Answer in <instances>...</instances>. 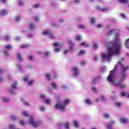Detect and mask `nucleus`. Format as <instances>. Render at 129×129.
<instances>
[{
	"label": "nucleus",
	"mask_w": 129,
	"mask_h": 129,
	"mask_svg": "<svg viewBox=\"0 0 129 129\" xmlns=\"http://www.w3.org/2000/svg\"><path fill=\"white\" fill-rule=\"evenodd\" d=\"M120 121L122 123H128L129 120L128 119L125 118V117H121L120 118Z\"/></svg>",
	"instance_id": "obj_10"
},
{
	"label": "nucleus",
	"mask_w": 129,
	"mask_h": 129,
	"mask_svg": "<svg viewBox=\"0 0 129 129\" xmlns=\"http://www.w3.org/2000/svg\"><path fill=\"white\" fill-rule=\"evenodd\" d=\"M121 96H126V97H127V98H129V93L128 94H126V92H122L121 93Z\"/></svg>",
	"instance_id": "obj_19"
},
{
	"label": "nucleus",
	"mask_w": 129,
	"mask_h": 129,
	"mask_svg": "<svg viewBox=\"0 0 129 129\" xmlns=\"http://www.w3.org/2000/svg\"><path fill=\"white\" fill-rule=\"evenodd\" d=\"M45 76L47 80H50L51 79V74L46 73L45 74Z\"/></svg>",
	"instance_id": "obj_21"
},
{
	"label": "nucleus",
	"mask_w": 129,
	"mask_h": 129,
	"mask_svg": "<svg viewBox=\"0 0 129 129\" xmlns=\"http://www.w3.org/2000/svg\"><path fill=\"white\" fill-rule=\"evenodd\" d=\"M61 88H62V89H66V86H62L61 87Z\"/></svg>",
	"instance_id": "obj_64"
},
{
	"label": "nucleus",
	"mask_w": 129,
	"mask_h": 129,
	"mask_svg": "<svg viewBox=\"0 0 129 129\" xmlns=\"http://www.w3.org/2000/svg\"><path fill=\"white\" fill-rule=\"evenodd\" d=\"M59 23H63L64 22V20L63 19H60L59 20Z\"/></svg>",
	"instance_id": "obj_62"
},
{
	"label": "nucleus",
	"mask_w": 129,
	"mask_h": 129,
	"mask_svg": "<svg viewBox=\"0 0 129 129\" xmlns=\"http://www.w3.org/2000/svg\"><path fill=\"white\" fill-rule=\"evenodd\" d=\"M124 59L123 58L118 62L114 69L110 71L107 78V81L112 83L114 86H119L121 89H124L126 87V85L122 84V82L126 77V70L128 69V66H125L122 62Z\"/></svg>",
	"instance_id": "obj_1"
},
{
	"label": "nucleus",
	"mask_w": 129,
	"mask_h": 129,
	"mask_svg": "<svg viewBox=\"0 0 129 129\" xmlns=\"http://www.w3.org/2000/svg\"><path fill=\"white\" fill-rule=\"evenodd\" d=\"M103 117H105V118H109L110 116L108 113H104Z\"/></svg>",
	"instance_id": "obj_33"
},
{
	"label": "nucleus",
	"mask_w": 129,
	"mask_h": 129,
	"mask_svg": "<svg viewBox=\"0 0 129 129\" xmlns=\"http://www.w3.org/2000/svg\"><path fill=\"white\" fill-rule=\"evenodd\" d=\"M29 28L30 30H34V29L35 28V25H34V24L33 23H30L29 24Z\"/></svg>",
	"instance_id": "obj_25"
},
{
	"label": "nucleus",
	"mask_w": 129,
	"mask_h": 129,
	"mask_svg": "<svg viewBox=\"0 0 129 129\" xmlns=\"http://www.w3.org/2000/svg\"><path fill=\"white\" fill-rule=\"evenodd\" d=\"M4 53L5 56H9V54L8 53V51L7 50L4 51Z\"/></svg>",
	"instance_id": "obj_49"
},
{
	"label": "nucleus",
	"mask_w": 129,
	"mask_h": 129,
	"mask_svg": "<svg viewBox=\"0 0 129 129\" xmlns=\"http://www.w3.org/2000/svg\"><path fill=\"white\" fill-rule=\"evenodd\" d=\"M126 47L129 48V38L125 41Z\"/></svg>",
	"instance_id": "obj_32"
},
{
	"label": "nucleus",
	"mask_w": 129,
	"mask_h": 129,
	"mask_svg": "<svg viewBox=\"0 0 129 129\" xmlns=\"http://www.w3.org/2000/svg\"><path fill=\"white\" fill-rule=\"evenodd\" d=\"M81 46H85L86 48H88L89 47V44H86L85 42L82 43Z\"/></svg>",
	"instance_id": "obj_34"
},
{
	"label": "nucleus",
	"mask_w": 129,
	"mask_h": 129,
	"mask_svg": "<svg viewBox=\"0 0 129 129\" xmlns=\"http://www.w3.org/2000/svg\"><path fill=\"white\" fill-rule=\"evenodd\" d=\"M10 36L6 35L5 36H4V40L8 41V40H10Z\"/></svg>",
	"instance_id": "obj_39"
},
{
	"label": "nucleus",
	"mask_w": 129,
	"mask_h": 129,
	"mask_svg": "<svg viewBox=\"0 0 129 129\" xmlns=\"http://www.w3.org/2000/svg\"><path fill=\"white\" fill-rule=\"evenodd\" d=\"M19 122L21 124V125H25L26 124V122L24 120H21V122L19 121Z\"/></svg>",
	"instance_id": "obj_42"
},
{
	"label": "nucleus",
	"mask_w": 129,
	"mask_h": 129,
	"mask_svg": "<svg viewBox=\"0 0 129 129\" xmlns=\"http://www.w3.org/2000/svg\"><path fill=\"white\" fill-rule=\"evenodd\" d=\"M28 47H29V45H24V44H22L20 46V47L21 48H28Z\"/></svg>",
	"instance_id": "obj_41"
},
{
	"label": "nucleus",
	"mask_w": 129,
	"mask_h": 129,
	"mask_svg": "<svg viewBox=\"0 0 129 129\" xmlns=\"http://www.w3.org/2000/svg\"><path fill=\"white\" fill-rule=\"evenodd\" d=\"M79 29H84L85 27L84 25H80L78 26Z\"/></svg>",
	"instance_id": "obj_46"
},
{
	"label": "nucleus",
	"mask_w": 129,
	"mask_h": 129,
	"mask_svg": "<svg viewBox=\"0 0 129 129\" xmlns=\"http://www.w3.org/2000/svg\"><path fill=\"white\" fill-rule=\"evenodd\" d=\"M49 55H50V52L49 51H46L45 53V56H49Z\"/></svg>",
	"instance_id": "obj_51"
},
{
	"label": "nucleus",
	"mask_w": 129,
	"mask_h": 129,
	"mask_svg": "<svg viewBox=\"0 0 129 129\" xmlns=\"http://www.w3.org/2000/svg\"><path fill=\"white\" fill-rule=\"evenodd\" d=\"M53 46L54 47H58L55 49V52H56V53H58L60 52V50H61L60 48H62V44L56 42V43H53Z\"/></svg>",
	"instance_id": "obj_9"
},
{
	"label": "nucleus",
	"mask_w": 129,
	"mask_h": 129,
	"mask_svg": "<svg viewBox=\"0 0 129 129\" xmlns=\"http://www.w3.org/2000/svg\"><path fill=\"white\" fill-rule=\"evenodd\" d=\"M51 86L52 88H54V89H57V85H56L54 83H52Z\"/></svg>",
	"instance_id": "obj_35"
},
{
	"label": "nucleus",
	"mask_w": 129,
	"mask_h": 129,
	"mask_svg": "<svg viewBox=\"0 0 129 129\" xmlns=\"http://www.w3.org/2000/svg\"><path fill=\"white\" fill-rule=\"evenodd\" d=\"M114 123L113 121L110 122L107 126V129H112V125Z\"/></svg>",
	"instance_id": "obj_15"
},
{
	"label": "nucleus",
	"mask_w": 129,
	"mask_h": 129,
	"mask_svg": "<svg viewBox=\"0 0 129 129\" xmlns=\"http://www.w3.org/2000/svg\"><path fill=\"white\" fill-rule=\"evenodd\" d=\"M100 98L102 101H104L105 100V98H104V96L101 95L100 97Z\"/></svg>",
	"instance_id": "obj_43"
},
{
	"label": "nucleus",
	"mask_w": 129,
	"mask_h": 129,
	"mask_svg": "<svg viewBox=\"0 0 129 129\" xmlns=\"http://www.w3.org/2000/svg\"><path fill=\"white\" fill-rule=\"evenodd\" d=\"M21 114L23 116H25V117H28V116H29V113L26 111H22Z\"/></svg>",
	"instance_id": "obj_17"
},
{
	"label": "nucleus",
	"mask_w": 129,
	"mask_h": 129,
	"mask_svg": "<svg viewBox=\"0 0 129 129\" xmlns=\"http://www.w3.org/2000/svg\"><path fill=\"white\" fill-rule=\"evenodd\" d=\"M70 99H66L63 103H58L55 106V108H57L60 111H65L66 110V105L70 103Z\"/></svg>",
	"instance_id": "obj_3"
},
{
	"label": "nucleus",
	"mask_w": 129,
	"mask_h": 129,
	"mask_svg": "<svg viewBox=\"0 0 129 129\" xmlns=\"http://www.w3.org/2000/svg\"><path fill=\"white\" fill-rule=\"evenodd\" d=\"M11 119L12 120H16V119H17V117H16V116H11Z\"/></svg>",
	"instance_id": "obj_48"
},
{
	"label": "nucleus",
	"mask_w": 129,
	"mask_h": 129,
	"mask_svg": "<svg viewBox=\"0 0 129 129\" xmlns=\"http://www.w3.org/2000/svg\"><path fill=\"white\" fill-rule=\"evenodd\" d=\"M51 99H46L45 100L44 102L46 104H49L51 102Z\"/></svg>",
	"instance_id": "obj_28"
},
{
	"label": "nucleus",
	"mask_w": 129,
	"mask_h": 129,
	"mask_svg": "<svg viewBox=\"0 0 129 129\" xmlns=\"http://www.w3.org/2000/svg\"><path fill=\"white\" fill-rule=\"evenodd\" d=\"M76 39L77 41H80L82 39V37L80 35H77L76 37Z\"/></svg>",
	"instance_id": "obj_29"
},
{
	"label": "nucleus",
	"mask_w": 129,
	"mask_h": 129,
	"mask_svg": "<svg viewBox=\"0 0 129 129\" xmlns=\"http://www.w3.org/2000/svg\"><path fill=\"white\" fill-rule=\"evenodd\" d=\"M35 21L38 22V21H39V17H35Z\"/></svg>",
	"instance_id": "obj_60"
},
{
	"label": "nucleus",
	"mask_w": 129,
	"mask_h": 129,
	"mask_svg": "<svg viewBox=\"0 0 129 129\" xmlns=\"http://www.w3.org/2000/svg\"><path fill=\"white\" fill-rule=\"evenodd\" d=\"M28 58H29V60H32V59H33V56H29L28 57Z\"/></svg>",
	"instance_id": "obj_63"
},
{
	"label": "nucleus",
	"mask_w": 129,
	"mask_h": 129,
	"mask_svg": "<svg viewBox=\"0 0 129 129\" xmlns=\"http://www.w3.org/2000/svg\"><path fill=\"white\" fill-rule=\"evenodd\" d=\"M20 39H21V38L20 37H16V38H15L16 41H19V40H20Z\"/></svg>",
	"instance_id": "obj_59"
},
{
	"label": "nucleus",
	"mask_w": 129,
	"mask_h": 129,
	"mask_svg": "<svg viewBox=\"0 0 129 129\" xmlns=\"http://www.w3.org/2000/svg\"><path fill=\"white\" fill-rule=\"evenodd\" d=\"M16 68L17 69H18V70H21V66L18 64L17 66H16Z\"/></svg>",
	"instance_id": "obj_52"
},
{
	"label": "nucleus",
	"mask_w": 129,
	"mask_h": 129,
	"mask_svg": "<svg viewBox=\"0 0 129 129\" xmlns=\"http://www.w3.org/2000/svg\"><path fill=\"white\" fill-rule=\"evenodd\" d=\"M24 104L25 105H26V106H30V104H29L28 102H24Z\"/></svg>",
	"instance_id": "obj_54"
},
{
	"label": "nucleus",
	"mask_w": 129,
	"mask_h": 129,
	"mask_svg": "<svg viewBox=\"0 0 129 129\" xmlns=\"http://www.w3.org/2000/svg\"><path fill=\"white\" fill-rule=\"evenodd\" d=\"M2 100L4 102H9V101H10V100L9 99H8V98H7L6 97H3L2 98Z\"/></svg>",
	"instance_id": "obj_22"
},
{
	"label": "nucleus",
	"mask_w": 129,
	"mask_h": 129,
	"mask_svg": "<svg viewBox=\"0 0 129 129\" xmlns=\"http://www.w3.org/2000/svg\"><path fill=\"white\" fill-rule=\"evenodd\" d=\"M97 28H98L99 29H101V28H102V25H98L97 26Z\"/></svg>",
	"instance_id": "obj_53"
},
{
	"label": "nucleus",
	"mask_w": 129,
	"mask_h": 129,
	"mask_svg": "<svg viewBox=\"0 0 129 129\" xmlns=\"http://www.w3.org/2000/svg\"><path fill=\"white\" fill-rule=\"evenodd\" d=\"M64 127L67 129H69L70 127V122H67L64 124Z\"/></svg>",
	"instance_id": "obj_20"
},
{
	"label": "nucleus",
	"mask_w": 129,
	"mask_h": 129,
	"mask_svg": "<svg viewBox=\"0 0 129 129\" xmlns=\"http://www.w3.org/2000/svg\"><path fill=\"white\" fill-rule=\"evenodd\" d=\"M40 123H41V122H35V121H34V118L33 116L30 117L28 120V124L31 125V126H33V127H37V126H38Z\"/></svg>",
	"instance_id": "obj_4"
},
{
	"label": "nucleus",
	"mask_w": 129,
	"mask_h": 129,
	"mask_svg": "<svg viewBox=\"0 0 129 129\" xmlns=\"http://www.w3.org/2000/svg\"><path fill=\"white\" fill-rule=\"evenodd\" d=\"M23 81H24V82H28L27 85H29V86L33 85V84L34 83V81L31 80V79H30L29 77H26L25 78H23Z\"/></svg>",
	"instance_id": "obj_6"
},
{
	"label": "nucleus",
	"mask_w": 129,
	"mask_h": 129,
	"mask_svg": "<svg viewBox=\"0 0 129 129\" xmlns=\"http://www.w3.org/2000/svg\"><path fill=\"white\" fill-rule=\"evenodd\" d=\"M119 33H116L114 38V42H111L107 45V52L103 53L102 58L103 62H110L112 59V56L118 55L120 52V47L122 46L121 41L120 40Z\"/></svg>",
	"instance_id": "obj_2"
},
{
	"label": "nucleus",
	"mask_w": 129,
	"mask_h": 129,
	"mask_svg": "<svg viewBox=\"0 0 129 129\" xmlns=\"http://www.w3.org/2000/svg\"><path fill=\"white\" fill-rule=\"evenodd\" d=\"M40 97H41V98H42V99H45V98H46V96H45V95L41 94L40 95Z\"/></svg>",
	"instance_id": "obj_40"
},
{
	"label": "nucleus",
	"mask_w": 129,
	"mask_h": 129,
	"mask_svg": "<svg viewBox=\"0 0 129 129\" xmlns=\"http://www.w3.org/2000/svg\"><path fill=\"white\" fill-rule=\"evenodd\" d=\"M68 52V50H64L63 52V54L64 55H66V54H67Z\"/></svg>",
	"instance_id": "obj_61"
},
{
	"label": "nucleus",
	"mask_w": 129,
	"mask_h": 129,
	"mask_svg": "<svg viewBox=\"0 0 129 129\" xmlns=\"http://www.w3.org/2000/svg\"><path fill=\"white\" fill-rule=\"evenodd\" d=\"M75 4H78L79 3H80V1L79 0H77L74 1Z\"/></svg>",
	"instance_id": "obj_57"
},
{
	"label": "nucleus",
	"mask_w": 129,
	"mask_h": 129,
	"mask_svg": "<svg viewBox=\"0 0 129 129\" xmlns=\"http://www.w3.org/2000/svg\"><path fill=\"white\" fill-rule=\"evenodd\" d=\"M4 80V78H3L1 75H0V82H2Z\"/></svg>",
	"instance_id": "obj_56"
},
{
	"label": "nucleus",
	"mask_w": 129,
	"mask_h": 129,
	"mask_svg": "<svg viewBox=\"0 0 129 129\" xmlns=\"http://www.w3.org/2000/svg\"><path fill=\"white\" fill-rule=\"evenodd\" d=\"M19 6H24V3L22 1H20L19 3Z\"/></svg>",
	"instance_id": "obj_50"
},
{
	"label": "nucleus",
	"mask_w": 129,
	"mask_h": 129,
	"mask_svg": "<svg viewBox=\"0 0 129 129\" xmlns=\"http://www.w3.org/2000/svg\"><path fill=\"white\" fill-rule=\"evenodd\" d=\"M14 20H15V21H16V22H19V21H20V20H21V17L16 16V17H15Z\"/></svg>",
	"instance_id": "obj_30"
},
{
	"label": "nucleus",
	"mask_w": 129,
	"mask_h": 129,
	"mask_svg": "<svg viewBox=\"0 0 129 129\" xmlns=\"http://www.w3.org/2000/svg\"><path fill=\"white\" fill-rule=\"evenodd\" d=\"M72 73L73 76L77 77L79 76V69L77 67H74L72 69Z\"/></svg>",
	"instance_id": "obj_8"
},
{
	"label": "nucleus",
	"mask_w": 129,
	"mask_h": 129,
	"mask_svg": "<svg viewBox=\"0 0 129 129\" xmlns=\"http://www.w3.org/2000/svg\"><path fill=\"white\" fill-rule=\"evenodd\" d=\"M86 62H85V61H83L81 62V65L82 66H84V65H86Z\"/></svg>",
	"instance_id": "obj_55"
},
{
	"label": "nucleus",
	"mask_w": 129,
	"mask_h": 129,
	"mask_svg": "<svg viewBox=\"0 0 129 129\" xmlns=\"http://www.w3.org/2000/svg\"><path fill=\"white\" fill-rule=\"evenodd\" d=\"M93 47L94 49H97V48H98V44L97 43H94L93 44Z\"/></svg>",
	"instance_id": "obj_36"
},
{
	"label": "nucleus",
	"mask_w": 129,
	"mask_h": 129,
	"mask_svg": "<svg viewBox=\"0 0 129 129\" xmlns=\"http://www.w3.org/2000/svg\"><path fill=\"white\" fill-rule=\"evenodd\" d=\"M40 109L41 111H45V110H46V108L44 106H42L40 107Z\"/></svg>",
	"instance_id": "obj_44"
},
{
	"label": "nucleus",
	"mask_w": 129,
	"mask_h": 129,
	"mask_svg": "<svg viewBox=\"0 0 129 129\" xmlns=\"http://www.w3.org/2000/svg\"><path fill=\"white\" fill-rule=\"evenodd\" d=\"M113 33H116V30L115 29H112L110 30L108 33L107 34L109 36H110L112 34H113Z\"/></svg>",
	"instance_id": "obj_18"
},
{
	"label": "nucleus",
	"mask_w": 129,
	"mask_h": 129,
	"mask_svg": "<svg viewBox=\"0 0 129 129\" xmlns=\"http://www.w3.org/2000/svg\"><path fill=\"white\" fill-rule=\"evenodd\" d=\"M121 19H125L126 17L125 16V15L124 14H121L120 15Z\"/></svg>",
	"instance_id": "obj_45"
},
{
	"label": "nucleus",
	"mask_w": 129,
	"mask_h": 129,
	"mask_svg": "<svg viewBox=\"0 0 129 129\" xmlns=\"http://www.w3.org/2000/svg\"><path fill=\"white\" fill-rule=\"evenodd\" d=\"M8 15V11L7 10H3L0 12V16H6Z\"/></svg>",
	"instance_id": "obj_13"
},
{
	"label": "nucleus",
	"mask_w": 129,
	"mask_h": 129,
	"mask_svg": "<svg viewBox=\"0 0 129 129\" xmlns=\"http://www.w3.org/2000/svg\"><path fill=\"white\" fill-rule=\"evenodd\" d=\"M85 103L88 104L89 105H91L92 104V101L89 98H87L85 100Z\"/></svg>",
	"instance_id": "obj_14"
},
{
	"label": "nucleus",
	"mask_w": 129,
	"mask_h": 129,
	"mask_svg": "<svg viewBox=\"0 0 129 129\" xmlns=\"http://www.w3.org/2000/svg\"><path fill=\"white\" fill-rule=\"evenodd\" d=\"M97 10H98L99 11H102V12H108V11H109V8H104V9H102L100 7L98 6L97 7Z\"/></svg>",
	"instance_id": "obj_12"
},
{
	"label": "nucleus",
	"mask_w": 129,
	"mask_h": 129,
	"mask_svg": "<svg viewBox=\"0 0 129 129\" xmlns=\"http://www.w3.org/2000/svg\"><path fill=\"white\" fill-rule=\"evenodd\" d=\"M94 60H96V61L98 60V57L97 56L94 57Z\"/></svg>",
	"instance_id": "obj_58"
},
{
	"label": "nucleus",
	"mask_w": 129,
	"mask_h": 129,
	"mask_svg": "<svg viewBox=\"0 0 129 129\" xmlns=\"http://www.w3.org/2000/svg\"><path fill=\"white\" fill-rule=\"evenodd\" d=\"M95 23V18H92L91 19L90 23L91 25H93Z\"/></svg>",
	"instance_id": "obj_38"
},
{
	"label": "nucleus",
	"mask_w": 129,
	"mask_h": 129,
	"mask_svg": "<svg viewBox=\"0 0 129 129\" xmlns=\"http://www.w3.org/2000/svg\"><path fill=\"white\" fill-rule=\"evenodd\" d=\"M98 80V78H95L94 80L92 81V84H95V82Z\"/></svg>",
	"instance_id": "obj_37"
},
{
	"label": "nucleus",
	"mask_w": 129,
	"mask_h": 129,
	"mask_svg": "<svg viewBox=\"0 0 129 129\" xmlns=\"http://www.w3.org/2000/svg\"><path fill=\"white\" fill-rule=\"evenodd\" d=\"M42 34L44 36H48L50 39H55V36L52 34V32L50 30H45L43 31Z\"/></svg>",
	"instance_id": "obj_5"
},
{
	"label": "nucleus",
	"mask_w": 129,
	"mask_h": 129,
	"mask_svg": "<svg viewBox=\"0 0 129 129\" xmlns=\"http://www.w3.org/2000/svg\"><path fill=\"white\" fill-rule=\"evenodd\" d=\"M9 128H10V129H15L16 128V126L14 124H10L9 126Z\"/></svg>",
	"instance_id": "obj_31"
},
{
	"label": "nucleus",
	"mask_w": 129,
	"mask_h": 129,
	"mask_svg": "<svg viewBox=\"0 0 129 129\" xmlns=\"http://www.w3.org/2000/svg\"><path fill=\"white\" fill-rule=\"evenodd\" d=\"M118 2H119V3H121L122 4H127L129 0H118Z\"/></svg>",
	"instance_id": "obj_24"
},
{
	"label": "nucleus",
	"mask_w": 129,
	"mask_h": 129,
	"mask_svg": "<svg viewBox=\"0 0 129 129\" xmlns=\"http://www.w3.org/2000/svg\"><path fill=\"white\" fill-rule=\"evenodd\" d=\"M34 7L35 8V9H38V8H40V4L35 5Z\"/></svg>",
	"instance_id": "obj_47"
},
{
	"label": "nucleus",
	"mask_w": 129,
	"mask_h": 129,
	"mask_svg": "<svg viewBox=\"0 0 129 129\" xmlns=\"http://www.w3.org/2000/svg\"><path fill=\"white\" fill-rule=\"evenodd\" d=\"M5 48L7 50H11V49H13V46L11 44H8L5 46Z\"/></svg>",
	"instance_id": "obj_23"
},
{
	"label": "nucleus",
	"mask_w": 129,
	"mask_h": 129,
	"mask_svg": "<svg viewBox=\"0 0 129 129\" xmlns=\"http://www.w3.org/2000/svg\"><path fill=\"white\" fill-rule=\"evenodd\" d=\"M115 105H116L117 107H120V106H121L122 104L120 103V102H116L115 103Z\"/></svg>",
	"instance_id": "obj_26"
},
{
	"label": "nucleus",
	"mask_w": 129,
	"mask_h": 129,
	"mask_svg": "<svg viewBox=\"0 0 129 129\" xmlns=\"http://www.w3.org/2000/svg\"><path fill=\"white\" fill-rule=\"evenodd\" d=\"M85 54H86V52L84 50H81L80 51L79 55H80V56H82V55H85Z\"/></svg>",
	"instance_id": "obj_27"
},
{
	"label": "nucleus",
	"mask_w": 129,
	"mask_h": 129,
	"mask_svg": "<svg viewBox=\"0 0 129 129\" xmlns=\"http://www.w3.org/2000/svg\"><path fill=\"white\" fill-rule=\"evenodd\" d=\"M18 85V82H15L12 86L10 87V93L12 94H15L16 93V92L14 91V89H17L18 88V87L17 86Z\"/></svg>",
	"instance_id": "obj_7"
},
{
	"label": "nucleus",
	"mask_w": 129,
	"mask_h": 129,
	"mask_svg": "<svg viewBox=\"0 0 129 129\" xmlns=\"http://www.w3.org/2000/svg\"><path fill=\"white\" fill-rule=\"evenodd\" d=\"M73 125H74V126L75 127H79V125H80L79 121H78L76 120H74L73 121Z\"/></svg>",
	"instance_id": "obj_11"
},
{
	"label": "nucleus",
	"mask_w": 129,
	"mask_h": 129,
	"mask_svg": "<svg viewBox=\"0 0 129 129\" xmlns=\"http://www.w3.org/2000/svg\"><path fill=\"white\" fill-rule=\"evenodd\" d=\"M16 57L19 60V61H23V58H22V55H21L20 53H18L16 54Z\"/></svg>",
	"instance_id": "obj_16"
}]
</instances>
